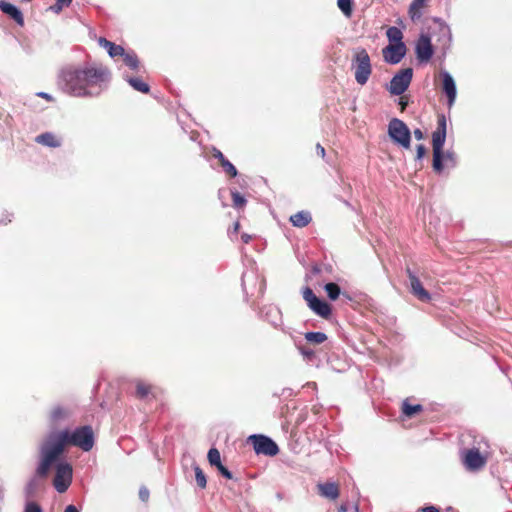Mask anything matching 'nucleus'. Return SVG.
I'll return each instance as SVG.
<instances>
[{"instance_id":"nucleus-1","label":"nucleus","mask_w":512,"mask_h":512,"mask_svg":"<svg viewBox=\"0 0 512 512\" xmlns=\"http://www.w3.org/2000/svg\"><path fill=\"white\" fill-rule=\"evenodd\" d=\"M111 73L101 64L63 68L57 79L58 88L77 98H94L108 89Z\"/></svg>"},{"instance_id":"nucleus-2","label":"nucleus","mask_w":512,"mask_h":512,"mask_svg":"<svg viewBox=\"0 0 512 512\" xmlns=\"http://www.w3.org/2000/svg\"><path fill=\"white\" fill-rule=\"evenodd\" d=\"M95 438L91 426L85 425L74 430H51L39 445L37 474L47 477L53 463L64 453L66 446L79 447L85 452L94 446Z\"/></svg>"},{"instance_id":"nucleus-3","label":"nucleus","mask_w":512,"mask_h":512,"mask_svg":"<svg viewBox=\"0 0 512 512\" xmlns=\"http://www.w3.org/2000/svg\"><path fill=\"white\" fill-rule=\"evenodd\" d=\"M447 123L444 115L438 117L437 128L432 134L433 169L440 173L443 170V146L446 140Z\"/></svg>"},{"instance_id":"nucleus-4","label":"nucleus","mask_w":512,"mask_h":512,"mask_svg":"<svg viewBox=\"0 0 512 512\" xmlns=\"http://www.w3.org/2000/svg\"><path fill=\"white\" fill-rule=\"evenodd\" d=\"M355 80L359 85H365L372 73V65L368 52L359 48L352 59Z\"/></svg>"},{"instance_id":"nucleus-5","label":"nucleus","mask_w":512,"mask_h":512,"mask_svg":"<svg viewBox=\"0 0 512 512\" xmlns=\"http://www.w3.org/2000/svg\"><path fill=\"white\" fill-rule=\"evenodd\" d=\"M55 468L56 473L53 479V486L58 493H64L67 491L72 483L73 469L71 464L66 461L56 460Z\"/></svg>"},{"instance_id":"nucleus-6","label":"nucleus","mask_w":512,"mask_h":512,"mask_svg":"<svg viewBox=\"0 0 512 512\" xmlns=\"http://www.w3.org/2000/svg\"><path fill=\"white\" fill-rule=\"evenodd\" d=\"M388 134L395 143L406 149L410 148L411 133L402 120L392 119L388 125Z\"/></svg>"},{"instance_id":"nucleus-7","label":"nucleus","mask_w":512,"mask_h":512,"mask_svg":"<svg viewBox=\"0 0 512 512\" xmlns=\"http://www.w3.org/2000/svg\"><path fill=\"white\" fill-rule=\"evenodd\" d=\"M461 461L467 471L478 472L486 466L487 457L478 448H470L461 452Z\"/></svg>"},{"instance_id":"nucleus-8","label":"nucleus","mask_w":512,"mask_h":512,"mask_svg":"<svg viewBox=\"0 0 512 512\" xmlns=\"http://www.w3.org/2000/svg\"><path fill=\"white\" fill-rule=\"evenodd\" d=\"M248 442L253 446L256 454L275 456L279 452L277 444L269 437L261 434H253L248 437Z\"/></svg>"},{"instance_id":"nucleus-9","label":"nucleus","mask_w":512,"mask_h":512,"mask_svg":"<svg viewBox=\"0 0 512 512\" xmlns=\"http://www.w3.org/2000/svg\"><path fill=\"white\" fill-rule=\"evenodd\" d=\"M413 77V69L408 67L400 70L398 73H396L391 81L390 85L388 87V91L392 95H402L409 87Z\"/></svg>"},{"instance_id":"nucleus-10","label":"nucleus","mask_w":512,"mask_h":512,"mask_svg":"<svg viewBox=\"0 0 512 512\" xmlns=\"http://www.w3.org/2000/svg\"><path fill=\"white\" fill-rule=\"evenodd\" d=\"M304 300L308 307L318 316L327 319L331 315V307L325 301L319 299L310 287L302 291Z\"/></svg>"},{"instance_id":"nucleus-11","label":"nucleus","mask_w":512,"mask_h":512,"mask_svg":"<svg viewBox=\"0 0 512 512\" xmlns=\"http://www.w3.org/2000/svg\"><path fill=\"white\" fill-rule=\"evenodd\" d=\"M72 416V410L69 406L57 404L49 412L50 426L56 428L67 422ZM56 430V429H53Z\"/></svg>"},{"instance_id":"nucleus-12","label":"nucleus","mask_w":512,"mask_h":512,"mask_svg":"<svg viewBox=\"0 0 512 512\" xmlns=\"http://www.w3.org/2000/svg\"><path fill=\"white\" fill-rule=\"evenodd\" d=\"M416 56L421 62H428L434 53L431 39L428 35L421 34L416 43Z\"/></svg>"},{"instance_id":"nucleus-13","label":"nucleus","mask_w":512,"mask_h":512,"mask_svg":"<svg viewBox=\"0 0 512 512\" xmlns=\"http://www.w3.org/2000/svg\"><path fill=\"white\" fill-rule=\"evenodd\" d=\"M440 76L442 78V90L448 98V107L451 108L454 105L457 95L455 81L451 74L446 70H442L440 72Z\"/></svg>"},{"instance_id":"nucleus-14","label":"nucleus","mask_w":512,"mask_h":512,"mask_svg":"<svg viewBox=\"0 0 512 512\" xmlns=\"http://www.w3.org/2000/svg\"><path fill=\"white\" fill-rule=\"evenodd\" d=\"M406 53V47L404 43L390 44L383 49V57L387 63L398 64Z\"/></svg>"},{"instance_id":"nucleus-15","label":"nucleus","mask_w":512,"mask_h":512,"mask_svg":"<svg viewBox=\"0 0 512 512\" xmlns=\"http://www.w3.org/2000/svg\"><path fill=\"white\" fill-rule=\"evenodd\" d=\"M263 318L268 321L274 328L281 329L283 332L286 330L282 327L283 319L281 310L275 305H268L263 307Z\"/></svg>"},{"instance_id":"nucleus-16","label":"nucleus","mask_w":512,"mask_h":512,"mask_svg":"<svg viewBox=\"0 0 512 512\" xmlns=\"http://www.w3.org/2000/svg\"><path fill=\"white\" fill-rule=\"evenodd\" d=\"M407 274L413 295L423 302H428L431 299L430 294L424 289L419 278L410 269H407Z\"/></svg>"},{"instance_id":"nucleus-17","label":"nucleus","mask_w":512,"mask_h":512,"mask_svg":"<svg viewBox=\"0 0 512 512\" xmlns=\"http://www.w3.org/2000/svg\"><path fill=\"white\" fill-rule=\"evenodd\" d=\"M98 44L100 47L107 50V52L111 58L115 59L116 57L121 56V57H124L125 61H128V55L125 54V50L122 46L116 45L115 43L107 40L104 37L98 38Z\"/></svg>"},{"instance_id":"nucleus-18","label":"nucleus","mask_w":512,"mask_h":512,"mask_svg":"<svg viewBox=\"0 0 512 512\" xmlns=\"http://www.w3.org/2000/svg\"><path fill=\"white\" fill-rule=\"evenodd\" d=\"M157 389L156 387L142 381H136V397L140 400H150L156 397Z\"/></svg>"},{"instance_id":"nucleus-19","label":"nucleus","mask_w":512,"mask_h":512,"mask_svg":"<svg viewBox=\"0 0 512 512\" xmlns=\"http://www.w3.org/2000/svg\"><path fill=\"white\" fill-rule=\"evenodd\" d=\"M317 489L320 496L329 500H336L340 494L339 487L334 482L319 483Z\"/></svg>"},{"instance_id":"nucleus-20","label":"nucleus","mask_w":512,"mask_h":512,"mask_svg":"<svg viewBox=\"0 0 512 512\" xmlns=\"http://www.w3.org/2000/svg\"><path fill=\"white\" fill-rule=\"evenodd\" d=\"M0 10L11 17L18 25H24L23 14L15 5L2 0L0 1Z\"/></svg>"},{"instance_id":"nucleus-21","label":"nucleus","mask_w":512,"mask_h":512,"mask_svg":"<svg viewBox=\"0 0 512 512\" xmlns=\"http://www.w3.org/2000/svg\"><path fill=\"white\" fill-rule=\"evenodd\" d=\"M312 220L311 214L307 211H299L290 216V222L298 228L306 227Z\"/></svg>"},{"instance_id":"nucleus-22","label":"nucleus","mask_w":512,"mask_h":512,"mask_svg":"<svg viewBox=\"0 0 512 512\" xmlns=\"http://www.w3.org/2000/svg\"><path fill=\"white\" fill-rule=\"evenodd\" d=\"M36 142L48 147H59L61 145L60 140L52 133L46 132L36 137Z\"/></svg>"},{"instance_id":"nucleus-23","label":"nucleus","mask_w":512,"mask_h":512,"mask_svg":"<svg viewBox=\"0 0 512 512\" xmlns=\"http://www.w3.org/2000/svg\"><path fill=\"white\" fill-rule=\"evenodd\" d=\"M426 5V0H413L409 7V15L413 21L422 16V9Z\"/></svg>"},{"instance_id":"nucleus-24","label":"nucleus","mask_w":512,"mask_h":512,"mask_svg":"<svg viewBox=\"0 0 512 512\" xmlns=\"http://www.w3.org/2000/svg\"><path fill=\"white\" fill-rule=\"evenodd\" d=\"M422 410L423 407L420 404L412 405L408 402V400H405L402 403V412L406 417H412L416 413L421 412Z\"/></svg>"},{"instance_id":"nucleus-25","label":"nucleus","mask_w":512,"mask_h":512,"mask_svg":"<svg viewBox=\"0 0 512 512\" xmlns=\"http://www.w3.org/2000/svg\"><path fill=\"white\" fill-rule=\"evenodd\" d=\"M130 87L135 89L136 91H139L141 93H149L150 86L146 82H144L142 79L137 77H131L130 76Z\"/></svg>"},{"instance_id":"nucleus-26","label":"nucleus","mask_w":512,"mask_h":512,"mask_svg":"<svg viewBox=\"0 0 512 512\" xmlns=\"http://www.w3.org/2000/svg\"><path fill=\"white\" fill-rule=\"evenodd\" d=\"M43 478L42 476H39L37 472L35 473V476L30 479V481L26 485V494L28 496H32L40 487V479Z\"/></svg>"},{"instance_id":"nucleus-27","label":"nucleus","mask_w":512,"mask_h":512,"mask_svg":"<svg viewBox=\"0 0 512 512\" xmlns=\"http://www.w3.org/2000/svg\"><path fill=\"white\" fill-rule=\"evenodd\" d=\"M390 42H394V44H400L402 42L403 34L401 30L397 27H389L386 33Z\"/></svg>"},{"instance_id":"nucleus-28","label":"nucleus","mask_w":512,"mask_h":512,"mask_svg":"<svg viewBox=\"0 0 512 512\" xmlns=\"http://www.w3.org/2000/svg\"><path fill=\"white\" fill-rule=\"evenodd\" d=\"M305 339L310 343L321 344L327 340V336L323 332H307Z\"/></svg>"},{"instance_id":"nucleus-29","label":"nucleus","mask_w":512,"mask_h":512,"mask_svg":"<svg viewBox=\"0 0 512 512\" xmlns=\"http://www.w3.org/2000/svg\"><path fill=\"white\" fill-rule=\"evenodd\" d=\"M324 289L327 293V296L331 300H336L340 296L341 290H340L339 285L336 283H333V282L327 283L324 286Z\"/></svg>"},{"instance_id":"nucleus-30","label":"nucleus","mask_w":512,"mask_h":512,"mask_svg":"<svg viewBox=\"0 0 512 512\" xmlns=\"http://www.w3.org/2000/svg\"><path fill=\"white\" fill-rule=\"evenodd\" d=\"M207 458L211 466L217 467L218 465L221 464L220 452L216 448H211L208 451Z\"/></svg>"},{"instance_id":"nucleus-31","label":"nucleus","mask_w":512,"mask_h":512,"mask_svg":"<svg viewBox=\"0 0 512 512\" xmlns=\"http://www.w3.org/2000/svg\"><path fill=\"white\" fill-rule=\"evenodd\" d=\"M194 471H195V480H196L197 485L200 488L204 489L207 485V480H206V476H205L203 470L199 466H195Z\"/></svg>"},{"instance_id":"nucleus-32","label":"nucleus","mask_w":512,"mask_h":512,"mask_svg":"<svg viewBox=\"0 0 512 512\" xmlns=\"http://www.w3.org/2000/svg\"><path fill=\"white\" fill-rule=\"evenodd\" d=\"M72 0H56V3L49 7V10L55 14H59L65 7L70 6Z\"/></svg>"},{"instance_id":"nucleus-33","label":"nucleus","mask_w":512,"mask_h":512,"mask_svg":"<svg viewBox=\"0 0 512 512\" xmlns=\"http://www.w3.org/2000/svg\"><path fill=\"white\" fill-rule=\"evenodd\" d=\"M337 4L339 9L344 13L346 16H350L352 13V0H337Z\"/></svg>"},{"instance_id":"nucleus-34","label":"nucleus","mask_w":512,"mask_h":512,"mask_svg":"<svg viewBox=\"0 0 512 512\" xmlns=\"http://www.w3.org/2000/svg\"><path fill=\"white\" fill-rule=\"evenodd\" d=\"M233 206L235 208H242L246 204V199L237 191H231Z\"/></svg>"},{"instance_id":"nucleus-35","label":"nucleus","mask_w":512,"mask_h":512,"mask_svg":"<svg viewBox=\"0 0 512 512\" xmlns=\"http://www.w3.org/2000/svg\"><path fill=\"white\" fill-rule=\"evenodd\" d=\"M443 159L446 161L447 165H450L452 167L456 166L457 164L456 154L452 150H448L445 153H443Z\"/></svg>"},{"instance_id":"nucleus-36","label":"nucleus","mask_w":512,"mask_h":512,"mask_svg":"<svg viewBox=\"0 0 512 512\" xmlns=\"http://www.w3.org/2000/svg\"><path fill=\"white\" fill-rule=\"evenodd\" d=\"M223 170L231 177L237 176V169L235 166L227 159L221 164Z\"/></svg>"},{"instance_id":"nucleus-37","label":"nucleus","mask_w":512,"mask_h":512,"mask_svg":"<svg viewBox=\"0 0 512 512\" xmlns=\"http://www.w3.org/2000/svg\"><path fill=\"white\" fill-rule=\"evenodd\" d=\"M259 277L254 272H244L242 275V286L243 289H246V282L248 280H258Z\"/></svg>"},{"instance_id":"nucleus-38","label":"nucleus","mask_w":512,"mask_h":512,"mask_svg":"<svg viewBox=\"0 0 512 512\" xmlns=\"http://www.w3.org/2000/svg\"><path fill=\"white\" fill-rule=\"evenodd\" d=\"M299 349H300V353L303 355V357L306 360L311 361L315 357V353L312 349L305 348V347H301Z\"/></svg>"},{"instance_id":"nucleus-39","label":"nucleus","mask_w":512,"mask_h":512,"mask_svg":"<svg viewBox=\"0 0 512 512\" xmlns=\"http://www.w3.org/2000/svg\"><path fill=\"white\" fill-rule=\"evenodd\" d=\"M24 512H42V509L37 503L28 502L25 506Z\"/></svg>"},{"instance_id":"nucleus-40","label":"nucleus","mask_w":512,"mask_h":512,"mask_svg":"<svg viewBox=\"0 0 512 512\" xmlns=\"http://www.w3.org/2000/svg\"><path fill=\"white\" fill-rule=\"evenodd\" d=\"M150 492L146 486H142L139 489V498L142 502H147L149 500Z\"/></svg>"},{"instance_id":"nucleus-41","label":"nucleus","mask_w":512,"mask_h":512,"mask_svg":"<svg viewBox=\"0 0 512 512\" xmlns=\"http://www.w3.org/2000/svg\"><path fill=\"white\" fill-rule=\"evenodd\" d=\"M216 468L218 469L219 473L226 479L233 478L232 473L222 463L218 465Z\"/></svg>"},{"instance_id":"nucleus-42","label":"nucleus","mask_w":512,"mask_h":512,"mask_svg":"<svg viewBox=\"0 0 512 512\" xmlns=\"http://www.w3.org/2000/svg\"><path fill=\"white\" fill-rule=\"evenodd\" d=\"M139 64L136 54L130 52V69H137Z\"/></svg>"},{"instance_id":"nucleus-43","label":"nucleus","mask_w":512,"mask_h":512,"mask_svg":"<svg viewBox=\"0 0 512 512\" xmlns=\"http://www.w3.org/2000/svg\"><path fill=\"white\" fill-rule=\"evenodd\" d=\"M426 153V148L424 145L420 144L417 146V149H416V158L418 160L422 159L424 157Z\"/></svg>"},{"instance_id":"nucleus-44","label":"nucleus","mask_w":512,"mask_h":512,"mask_svg":"<svg viewBox=\"0 0 512 512\" xmlns=\"http://www.w3.org/2000/svg\"><path fill=\"white\" fill-rule=\"evenodd\" d=\"M213 151V157L218 159L220 161V164L227 160L220 150L214 149Z\"/></svg>"},{"instance_id":"nucleus-45","label":"nucleus","mask_w":512,"mask_h":512,"mask_svg":"<svg viewBox=\"0 0 512 512\" xmlns=\"http://www.w3.org/2000/svg\"><path fill=\"white\" fill-rule=\"evenodd\" d=\"M414 134V137L417 139V140H422L424 138V134L423 132L421 131V129L417 128L414 130L413 132Z\"/></svg>"},{"instance_id":"nucleus-46","label":"nucleus","mask_w":512,"mask_h":512,"mask_svg":"<svg viewBox=\"0 0 512 512\" xmlns=\"http://www.w3.org/2000/svg\"><path fill=\"white\" fill-rule=\"evenodd\" d=\"M423 512H440V510L435 506H427L422 509Z\"/></svg>"},{"instance_id":"nucleus-47","label":"nucleus","mask_w":512,"mask_h":512,"mask_svg":"<svg viewBox=\"0 0 512 512\" xmlns=\"http://www.w3.org/2000/svg\"><path fill=\"white\" fill-rule=\"evenodd\" d=\"M316 150H317L318 155H320L321 157L325 156V149L323 146H321L320 144H317Z\"/></svg>"},{"instance_id":"nucleus-48","label":"nucleus","mask_w":512,"mask_h":512,"mask_svg":"<svg viewBox=\"0 0 512 512\" xmlns=\"http://www.w3.org/2000/svg\"><path fill=\"white\" fill-rule=\"evenodd\" d=\"M264 290H265V280L263 278H261L259 280V293L263 294Z\"/></svg>"},{"instance_id":"nucleus-49","label":"nucleus","mask_w":512,"mask_h":512,"mask_svg":"<svg viewBox=\"0 0 512 512\" xmlns=\"http://www.w3.org/2000/svg\"><path fill=\"white\" fill-rule=\"evenodd\" d=\"M64 512H79V510H78V509H77V507H76V506H74V505H68V506L65 508Z\"/></svg>"},{"instance_id":"nucleus-50","label":"nucleus","mask_w":512,"mask_h":512,"mask_svg":"<svg viewBox=\"0 0 512 512\" xmlns=\"http://www.w3.org/2000/svg\"><path fill=\"white\" fill-rule=\"evenodd\" d=\"M241 239L244 243H249V241L251 240V236L249 234L243 233L241 235Z\"/></svg>"},{"instance_id":"nucleus-51","label":"nucleus","mask_w":512,"mask_h":512,"mask_svg":"<svg viewBox=\"0 0 512 512\" xmlns=\"http://www.w3.org/2000/svg\"><path fill=\"white\" fill-rule=\"evenodd\" d=\"M3 497H4V487H3V482L0 479V501L3 499Z\"/></svg>"},{"instance_id":"nucleus-52","label":"nucleus","mask_w":512,"mask_h":512,"mask_svg":"<svg viewBox=\"0 0 512 512\" xmlns=\"http://www.w3.org/2000/svg\"><path fill=\"white\" fill-rule=\"evenodd\" d=\"M399 104L401 105L402 109H404L407 106V101L405 100L404 97L400 98Z\"/></svg>"},{"instance_id":"nucleus-53","label":"nucleus","mask_w":512,"mask_h":512,"mask_svg":"<svg viewBox=\"0 0 512 512\" xmlns=\"http://www.w3.org/2000/svg\"><path fill=\"white\" fill-rule=\"evenodd\" d=\"M348 511V507L346 504H342L339 508H338V512H347Z\"/></svg>"},{"instance_id":"nucleus-54","label":"nucleus","mask_w":512,"mask_h":512,"mask_svg":"<svg viewBox=\"0 0 512 512\" xmlns=\"http://www.w3.org/2000/svg\"><path fill=\"white\" fill-rule=\"evenodd\" d=\"M441 30H442V32H443V34H444V35H446V34H450V30H449V28H448L447 26H443V27L441 28Z\"/></svg>"},{"instance_id":"nucleus-55","label":"nucleus","mask_w":512,"mask_h":512,"mask_svg":"<svg viewBox=\"0 0 512 512\" xmlns=\"http://www.w3.org/2000/svg\"><path fill=\"white\" fill-rule=\"evenodd\" d=\"M239 226H240V225H239V223H238V222H236V223L234 224V226H233V232H234V233H237V232H238V230H239Z\"/></svg>"},{"instance_id":"nucleus-56","label":"nucleus","mask_w":512,"mask_h":512,"mask_svg":"<svg viewBox=\"0 0 512 512\" xmlns=\"http://www.w3.org/2000/svg\"><path fill=\"white\" fill-rule=\"evenodd\" d=\"M39 95H40L41 97H43V98L50 99V95H49V94H47V93L42 92V93H40Z\"/></svg>"},{"instance_id":"nucleus-57","label":"nucleus","mask_w":512,"mask_h":512,"mask_svg":"<svg viewBox=\"0 0 512 512\" xmlns=\"http://www.w3.org/2000/svg\"><path fill=\"white\" fill-rule=\"evenodd\" d=\"M314 272L318 273V272H319V270L315 267V268H314Z\"/></svg>"}]
</instances>
